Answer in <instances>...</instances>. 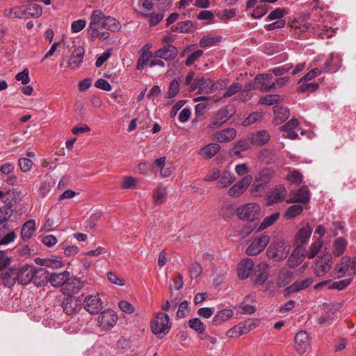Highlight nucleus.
<instances>
[{
  "label": "nucleus",
  "mask_w": 356,
  "mask_h": 356,
  "mask_svg": "<svg viewBox=\"0 0 356 356\" xmlns=\"http://www.w3.org/2000/svg\"><path fill=\"white\" fill-rule=\"evenodd\" d=\"M286 178L291 184L295 185L301 184L303 180L302 175L298 170L290 171Z\"/></svg>",
  "instance_id": "obj_50"
},
{
  "label": "nucleus",
  "mask_w": 356,
  "mask_h": 356,
  "mask_svg": "<svg viewBox=\"0 0 356 356\" xmlns=\"http://www.w3.org/2000/svg\"><path fill=\"white\" fill-rule=\"evenodd\" d=\"M139 54L140 56L137 61L136 68L137 70H141L149 64V60L152 56V54L151 51H147L146 49H140Z\"/></svg>",
  "instance_id": "obj_41"
},
{
  "label": "nucleus",
  "mask_w": 356,
  "mask_h": 356,
  "mask_svg": "<svg viewBox=\"0 0 356 356\" xmlns=\"http://www.w3.org/2000/svg\"><path fill=\"white\" fill-rule=\"evenodd\" d=\"M3 14L6 17L10 19H26L25 2L19 5L15 6L13 8H6Z\"/></svg>",
  "instance_id": "obj_21"
},
{
  "label": "nucleus",
  "mask_w": 356,
  "mask_h": 356,
  "mask_svg": "<svg viewBox=\"0 0 356 356\" xmlns=\"http://www.w3.org/2000/svg\"><path fill=\"white\" fill-rule=\"evenodd\" d=\"M350 257L344 256L341 258L340 263L335 267L336 277H342L346 273L350 272Z\"/></svg>",
  "instance_id": "obj_35"
},
{
  "label": "nucleus",
  "mask_w": 356,
  "mask_h": 356,
  "mask_svg": "<svg viewBox=\"0 0 356 356\" xmlns=\"http://www.w3.org/2000/svg\"><path fill=\"white\" fill-rule=\"evenodd\" d=\"M236 136V130L234 128H227L216 132L213 135V140L218 143H228L233 140Z\"/></svg>",
  "instance_id": "obj_18"
},
{
  "label": "nucleus",
  "mask_w": 356,
  "mask_h": 356,
  "mask_svg": "<svg viewBox=\"0 0 356 356\" xmlns=\"http://www.w3.org/2000/svg\"><path fill=\"white\" fill-rule=\"evenodd\" d=\"M0 276L3 285L10 287L15 284L16 281L18 282L17 268H6L1 272Z\"/></svg>",
  "instance_id": "obj_20"
},
{
  "label": "nucleus",
  "mask_w": 356,
  "mask_h": 356,
  "mask_svg": "<svg viewBox=\"0 0 356 356\" xmlns=\"http://www.w3.org/2000/svg\"><path fill=\"white\" fill-rule=\"evenodd\" d=\"M290 249L291 246L288 243L277 240L270 245L266 254L268 258L279 261L287 257Z\"/></svg>",
  "instance_id": "obj_2"
},
{
  "label": "nucleus",
  "mask_w": 356,
  "mask_h": 356,
  "mask_svg": "<svg viewBox=\"0 0 356 356\" xmlns=\"http://www.w3.org/2000/svg\"><path fill=\"white\" fill-rule=\"evenodd\" d=\"M273 76L270 74H260L256 76L255 81L261 84V90L268 92L275 88L272 81Z\"/></svg>",
  "instance_id": "obj_29"
},
{
  "label": "nucleus",
  "mask_w": 356,
  "mask_h": 356,
  "mask_svg": "<svg viewBox=\"0 0 356 356\" xmlns=\"http://www.w3.org/2000/svg\"><path fill=\"white\" fill-rule=\"evenodd\" d=\"M190 312L188 302L184 300L181 302L179 306L178 311L177 312V316L179 318H183L188 315Z\"/></svg>",
  "instance_id": "obj_57"
},
{
  "label": "nucleus",
  "mask_w": 356,
  "mask_h": 356,
  "mask_svg": "<svg viewBox=\"0 0 356 356\" xmlns=\"http://www.w3.org/2000/svg\"><path fill=\"white\" fill-rule=\"evenodd\" d=\"M18 164L20 168V170L26 172L31 170L33 166V161L28 158H20L18 161Z\"/></svg>",
  "instance_id": "obj_56"
},
{
  "label": "nucleus",
  "mask_w": 356,
  "mask_h": 356,
  "mask_svg": "<svg viewBox=\"0 0 356 356\" xmlns=\"http://www.w3.org/2000/svg\"><path fill=\"white\" fill-rule=\"evenodd\" d=\"M34 266H25L21 270L17 268L18 283L27 284L33 282Z\"/></svg>",
  "instance_id": "obj_24"
},
{
  "label": "nucleus",
  "mask_w": 356,
  "mask_h": 356,
  "mask_svg": "<svg viewBox=\"0 0 356 356\" xmlns=\"http://www.w3.org/2000/svg\"><path fill=\"white\" fill-rule=\"evenodd\" d=\"M279 217H280V213L278 212L274 213L271 216L266 217L264 219L263 222L259 225L258 230L259 231L264 230V229H266L267 227H268L269 226L272 225L277 220Z\"/></svg>",
  "instance_id": "obj_49"
},
{
  "label": "nucleus",
  "mask_w": 356,
  "mask_h": 356,
  "mask_svg": "<svg viewBox=\"0 0 356 356\" xmlns=\"http://www.w3.org/2000/svg\"><path fill=\"white\" fill-rule=\"evenodd\" d=\"M242 88L243 86L241 83L236 82L233 83L227 88V91L223 94L222 97L224 98L230 97L242 90Z\"/></svg>",
  "instance_id": "obj_54"
},
{
  "label": "nucleus",
  "mask_w": 356,
  "mask_h": 356,
  "mask_svg": "<svg viewBox=\"0 0 356 356\" xmlns=\"http://www.w3.org/2000/svg\"><path fill=\"white\" fill-rule=\"evenodd\" d=\"M351 282L352 279H345L343 280L334 282L330 285V289L343 290L346 288Z\"/></svg>",
  "instance_id": "obj_61"
},
{
  "label": "nucleus",
  "mask_w": 356,
  "mask_h": 356,
  "mask_svg": "<svg viewBox=\"0 0 356 356\" xmlns=\"http://www.w3.org/2000/svg\"><path fill=\"white\" fill-rule=\"evenodd\" d=\"M332 257L329 253L319 257L314 265V272L318 277L324 276L331 268Z\"/></svg>",
  "instance_id": "obj_5"
},
{
  "label": "nucleus",
  "mask_w": 356,
  "mask_h": 356,
  "mask_svg": "<svg viewBox=\"0 0 356 356\" xmlns=\"http://www.w3.org/2000/svg\"><path fill=\"white\" fill-rule=\"evenodd\" d=\"M312 232V228L306 225L298 230L296 235L297 247H302V245L308 241Z\"/></svg>",
  "instance_id": "obj_31"
},
{
  "label": "nucleus",
  "mask_w": 356,
  "mask_h": 356,
  "mask_svg": "<svg viewBox=\"0 0 356 356\" xmlns=\"http://www.w3.org/2000/svg\"><path fill=\"white\" fill-rule=\"evenodd\" d=\"M188 326L195 330L197 334H203L205 331V325L199 318H193L188 321Z\"/></svg>",
  "instance_id": "obj_47"
},
{
  "label": "nucleus",
  "mask_w": 356,
  "mask_h": 356,
  "mask_svg": "<svg viewBox=\"0 0 356 356\" xmlns=\"http://www.w3.org/2000/svg\"><path fill=\"white\" fill-rule=\"evenodd\" d=\"M189 271L192 278H197L202 273V268L198 262H195L191 265Z\"/></svg>",
  "instance_id": "obj_63"
},
{
  "label": "nucleus",
  "mask_w": 356,
  "mask_h": 356,
  "mask_svg": "<svg viewBox=\"0 0 356 356\" xmlns=\"http://www.w3.org/2000/svg\"><path fill=\"white\" fill-rule=\"evenodd\" d=\"M104 29L111 31L112 32L118 31L120 29V23L115 19V18L111 16L105 15L104 18Z\"/></svg>",
  "instance_id": "obj_46"
},
{
  "label": "nucleus",
  "mask_w": 356,
  "mask_h": 356,
  "mask_svg": "<svg viewBox=\"0 0 356 356\" xmlns=\"http://www.w3.org/2000/svg\"><path fill=\"white\" fill-rule=\"evenodd\" d=\"M35 231V221L34 220H29L22 227L21 236L23 240L29 239Z\"/></svg>",
  "instance_id": "obj_38"
},
{
  "label": "nucleus",
  "mask_w": 356,
  "mask_h": 356,
  "mask_svg": "<svg viewBox=\"0 0 356 356\" xmlns=\"http://www.w3.org/2000/svg\"><path fill=\"white\" fill-rule=\"evenodd\" d=\"M249 147L250 143L247 140H240L233 144L231 148V154L234 156H239L242 152L247 150Z\"/></svg>",
  "instance_id": "obj_45"
},
{
  "label": "nucleus",
  "mask_w": 356,
  "mask_h": 356,
  "mask_svg": "<svg viewBox=\"0 0 356 356\" xmlns=\"http://www.w3.org/2000/svg\"><path fill=\"white\" fill-rule=\"evenodd\" d=\"M251 143L254 145H264L270 140L269 133L266 130H260L249 136Z\"/></svg>",
  "instance_id": "obj_30"
},
{
  "label": "nucleus",
  "mask_w": 356,
  "mask_h": 356,
  "mask_svg": "<svg viewBox=\"0 0 356 356\" xmlns=\"http://www.w3.org/2000/svg\"><path fill=\"white\" fill-rule=\"evenodd\" d=\"M105 15L99 10L92 11L90 17V23L87 29L88 33H95L97 30L104 29Z\"/></svg>",
  "instance_id": "obj_7"
},
{
  "label": "nucleus",
  "mask_w": 356,
  "mask_h": 356,
  "mask_svg": "<svg viewBox=\"0 0 356 356\" xmlns=\"http://www.w3.org/2000/svg\"><path fill=\"white\" fill-rule=\"evenodd\" d=\"M170 327V318L167 314L163 312H159L151 323L152 332L159 338H162L168 333Z\"/></svg>",
  "instance_id": "obj_3"
},
{
  "label": "nucleus",
  "mask_w": 356,
  "mask_h": 356,
  "mask_svg": "<svg viewBox=\"0 0 356 356\" xmlns=\"http://www.w3.org/2000/svg\"><path fill=\"white\" fill-rule=\"evenodd\" d=\"M168 195L167 188L162 186L159 185L153 193V200L157 204H161L166 199Z\"/></svg>",
  "instance_id": "obj_43"
},
{
  "label": "nucleus",
  "mask_w": 356,
  "mask_h": 356,
  "mask_svg": "<svg viewBox=\"0 0 356 356\" xmlns=\"http://www.w3.org/2000/svg\"><path fill=\"white\" fill-rule=\"evenodd\" d=\"M49 272L44 268L34 266L33 283L37 286H42L49 282Z\"/></svg>",
  "instance_id": "obj_25"
},
{
  "label": "nucleus",
  "mask_w": 356,
  "mask_h": 356,
  "mask_svg": "<svg viewBox=\"0 0 356 356\" xmlns=\"http://www.w3.org/2000/svg\"><path fill=\"white\" fill-rule=\"evenodd\" d=\"M36 2V0L25 1L26 19L30 17L38 18L42 15V8Z\"/></svg>",
  "instance_id": "obj_26"
},
{
  "label": "nucleus",
  "mask_w": 356,
  "mask_h": 356,
  "mask_svg": "<svg viewBox=\"0 0 356 356\" xmlns=\"http://www.w3.org/2000/svg\"><path fill=\"white\" fill-rule=\"evenodd\" d=\"M70 274L67 271L59 273H53L49 276V282L54 287H59L67 282L70 279Z\"/></svg>",
  "instance_id": "obj_33"
},
{
  "label": "nucleus",
  "mask_w": 356,
  "mask_h": 356,
  "mask_svg": "<svg viewBox=\"0 0 356 356\" xmlns=\"http://www.w3.org/2000/svg\"><path fill=\"white\" fill-rule=\"evenodd\" d=\"M260 206L256 203H249L238 207L236 210L238 217L243 220L252 222L258 219Z\"/></svg>",
  "instance_id": "obj_4"
},
{
  "label": "nucleus",
  "mask_w": 356,
  "mask_h": 356,
  "mask_svg": "<svg viewBox=\"0 0 356 356\" xmlns=\"http://www.w3.org/2000/svg\"><path fill=\"white\" fill-rule=\"evenodd\" d=\"M303 211V207L300 204H293L289 207L284 213V216L288 218H293L299 216Z\"/></svg>",
  "instance_id": "obj_48"
},
{
  "label": "nucleus",
  "mask_w": 356,
  "mask_h": 356,
  "mask_svg": "<svg viewBox=\"0 0 356 356\" xmlns=\"http://www.w3.org/2000/svg\"><path fill=\"white\" fill-rule=\"evenodd\" d=\"M281 98L278 95H268L259 99V103L265 105H273L280 102Z\"/></svg>",
  "instance_id": "obj_52"
},
{
  "label": "nucleus",
  "mask_w": 356,
  "mask_h": 356,
  "mask_svg": "<svg viewBox=\"0 0 356 356\" xmlns=\"http://www.w3.org/2000/svg\"><path fill=\"white\" fill-rule=\"evenodd\" d=\"M292 67L293 65L291 64H286L282 66L274 67L270 71L275 76H281L289 72L292 68Z\"/></svg>",
  "instance_id": "obj_64"
},
{
  "label": "nucleus",
  "mask_w": 356,
  "mask_h": 356,
  "mask_svg": "<svg viewBox=\"0 0 356 356\" xmlns=\"http://www.w3.org/2000/svg\"><path fill=\"white\" fill-rule=\"evenodd\" d=\"M13 209L12 208V202L9 201L4 206L0 208V225L8 221L12 216Z\"/></svg>",
  "instance_id": "obj_44"
},
{
  "label": "nucleus",
  "mask_w": 356,
  "mask_h": 356,
  "mask_svg": "<svg viewBox=\"0 0 356 356\" xmlns=\"http://www.w3.org/2000/svg\"><path fill=\"white\" fill-rule=\"evenodd\" d=\"M290 115L289 110L286 107L277 106L274 110L273 122L278 125L286 121Z\"/></svg>",
  "instance_id": "obj_34"
},
{
  "label": "nucleus",
  "mask_w": 356,
  "mask_h": 356,
  "mask_svg": "<svg viewBox=\"0 0 356 356\" xmlns=\"http://www.w3.org/2000/svg\"><path fill=\"white\" fill-rule=\"evenodd\" d=\"M181 81V80L180 79L179 80L174 79L171 81L168 92V98H173L177 95L179 91V86Z\"/></svg>",
  "instance_id": "obj_53"
},
{
  "label": "nucleus",
  "mask_w": 356,
  "mask_h": 356,
  "mask_svg": "<svg viewBox=\"0 0 356 356\" xmlns=\"http://www.w3.org/2000/svg\"><path fill=\"white\" fill-rule=\"evenodd\" d=\"M305 250L302 247H296L288 259V265L290 268H294L300 265L304 260Z\"/></svg>",
  "instance_id": "obj_27"
},
{
  "label": "nucleus",
  "mask_w": 356,
  "mask_h": 356,
  "mask_svg": "<svg viewBox=\"0 0 356 356\" xmlns=\"http://www.w3.org/2000/svg\"><path fill=\"white\" fill-rule=\"evenodd\" d=\"M309 191L307 186H304L297 191H291V197L286 202L288 203L300 202L302 204H306L309 201Z\"/></svg>",
  "instance_id": "obj_16"
},
{
  "label": "nucleus",
  "mask_w": 356,
  "mask_h": 356,
  "mask_svg": "<svg viewBox=\"0 0 356 356\" xmlns=\"http://www.w3.org/2000/svg\"><path fill=\"white\" fill-rule=\"evenodd\" d=\"M84 55L85 51L82 47H76L69 58L67 67L72 70L78 69L83 63Z\"/></svg>",
  "instance_id": "obj_17"
},
{
  "label": "nucleus",
  "mask_w": 356,
  "mask_h": 356,
  "mask_svg": "<svg viewBox=\"0 0 356 356\" xmlns=\"http://www.w3.org/2000/svg\"><path fill=\"white\" fill-rule=\"evenodd\" d=\"M270 242V237L268 235H261L254 239L247 248L246 254L254 256L261 252Z\"/></svg>",
  "instance_id": "obj_6"
},
{
  "label": "nucleus",
  "mask_w": 356,
  "mask_h": 356,
  "mask_svg": "<svg viewBox=\"0 0 356 356\" xmlns=\"http://www.w3.org/2000/svg\"><path fill=\"white\" fill-rule=\"evenodd\" d=\"M197 88V93L200 95H209L213 92L212 80L204 77H196L192 84V90Z\"/></svg>",
  "instance_id": "obj_11"
},
{
  "label": "nucleus",
  "mask_w": 356,
  "mask_h": 356,
  "mask_svg": "<svg viewBox=\"0 0 356 356\" xmlns=\"http://www.w3.org/2000/svg\"><path fill=\"white\" fill-rule=\"evenodd\" d=\"M323 245V241L321 238L314 241L310 248L307 257L309 259H313L320 251Z\"/></svg>",
  "instance_id": "obj_55"
},
{
  "label": "nucleus",
  "mask_w": 356,
  "mask_h": 356,
  "mask_svg": "<svg viewBox=\"0 0 356 356\" xmlns=\"http://www.w3.org/2000/svg\"><path fill=\"white\" fill-rule=\"evenodd\" d=\"M287 194L285 187L279 186L274 188L268 196V204H273L282 202Z\"/></svg>",
  "instance_id": "obj_28"
},
{
  "label": "nucleus",
  "mask_w": 356,
  "mask_h": 356,
  "mask_svg": "<svg viewBox=\"0 0 356 356\" xmlns=\"http://www.w3.org/2000/svg\"><path fill=\"white\" fill-rule=\"evenodd\" d=\"M220 149V146L217 143H211L200 150V154L206 159L214 156Z\"/></svg>",
  "instance_id": "obj_39"
},
{
  "label": "nucleus",
  "mask_w": 356,
  "mask_h": 356,
  "mask_svg": "<svg viewBox=\"0 0 356 356\" xmlns=\"http://www.w3.org/2000/svg\"><path fill=\"white\" fill-rule=\"evenodd\" d=\"M16 238V234L10 231L8 234L3 233V229H0V245H8L13 242Z\"/></svg>",
  "instance_id": "obj_51"
},
{
  "label": "nucleus",
  "mask_w": 356,
  "mask_h": 356,
  "mask_svg": "<svg viewBox=\"0 0 356 356\" xmlns=\"http://www.w3.org/2000/svg\"><path fill=\"white\" fill-rule=\"evenodd\" d=\"M219 41L220 39L218 38L207 36L200 40V46L201 47H211Z\"/></svg>",
  "instance_id": "obj_59"
},
{
  "label": "nucleus",
  "mask_w": 356,
  "mask_h": 356,
  "mask_svg": "<svg viewBox=\"0 0 356 356\" xmlns=\"http://www.w3.org/2000/svg\"><path fill=\"white\" fill-rule=\"evenodd\" d=\"M340 58L337 54H331L330 59L327 60L324 63V72H336L339 69Z\"/></svg>",
  "instance_id": "obj_37"
},
{
  "label": "nucleus",
  "mask_w": 356,
  "mask_h": 356,
  "mask_svg": "<svg viewBox=\"0 0 356 356\" xmlns=\"http://www.w3.org/2000/svg\"><path fill=\"white\" fill-rule=\"evenodd\" d=\"M117 320V314L112 309H106L98 316L99 324L104 330L113 327L116 324Z\"/></svg>",
  "instance_id": "obj_8"
},
{
  "label": "nucleus",
  "mask_w": 356,
  "mask_h": 356,
  "mask_svg": "<svg viewBox=\"0 0 356 356\" xmlns=\"http://www.w3.org/2000/svg\"><path fill=\"white\" fill-rule=\"evenodd\" d=\"M235 181L234 175L228 171H225L220 175V180L217 183V187L224 188L230 186Z\"/></svg>",
  "instance_id": "obj_42"
},
{
  "label": "nucleus",
  "mask_w": 356,
  "mask_h": 356,
  "mask_svg": "<svg viewBox=\"0 0 356 356\" xmlns=\"http://www.w3.org/2000/svg\"><path fill=\"white\" fill-rule=\"evenodd\" d=\"M273 172L268 168L261 170L254 184V191L260 193L272 179Z\"/></svg>",
  "instance_id": "obj_12"
},
{
  "label": "nucleus",
  "mask_w": 356,
  "mask_h": 356,
  "mask_svg": "<svg viewBox=\"0 0 356 356\" xmlns=\"http://www.w3.org/2000/svg\"><path fill=\"white\" fill-rule=\"evenodd\" d=\"M254 266L253 260L250 258H245L238 264L237 270L240 279H247Z\"/></svg>",
  "instance_id": "obj_19"
},
{
  "label": "nucleus",
  "mask_w": 356,
  "mask_h": 356,
  "mask_svg": "<svg viewBox=\"0 0 356 356\" xmlns=\"http://www.w3.org/2000/svg\"><path fill=\"white\" fill-rule=\"evenodd\" d=\"M313 282L312 277H307L305 280L297 281L285 289L287 294L294 292H299L301 290L308 288Z\"/></svg>",
  "instance_id": "obj_32"
},
{
  "label": "nucleus",
  "mask_w": 356,
  "mask_h": 356,
  "mask_svg": "<svg viewBox=\"0 0 356 356\" xmlns=\"http://www.w3.org/2000/svg\"><path fill=\"white\" fill-rule=\"evenodd\" d=\"M178 54L177 49L173 45H165L157 50L155 53V57L164 59L165 60H173Z\"/></svg>",
  "instance_id": "obj_22"
},
{
  "label": "nucleus",
  "mask_w": 356,
  "mask_h": 356,
  "mask_svg": "<svg viewBox=\"0 0 356 356\" xmlns=\"http://www.w3.org/2000/svg\"><path fill=\"white\" fill-rule=\"evenodd\" d=\"M236 113V108L232 105H226L220 108L208 122V127L211 129L220 128L230 119Z\"/></svg>",
  "instance_id": "obj_1"
},
{
  "label": "nucleus",
  "mask_w": 356,
  "mask_h": 356,
  "mask_svg": "<svg viewBox=\"0 0 356 356\" xmlns=\"http://www.w3.org/2000/svg\"><path fill=\"white\" fill-rule=\"evenodd\" d=\"M84 308L90 314H98L102 309V302L97 296H88L83 300Z\"/></svg>",
  "instance_id": "obj_14"
},
{
  "label": "nucleus",
  "mask_w": 356,
  "mask_h": 356,
  "mask_svg": "<svg viewBox=\"0 0 356 356\" xmlns=\"http://www.w3.org/2000/svg\"><path fill=\"white\" fill-rule=\"evenodd\" d=\"M252 180V177L250 175L244 177L229 189L228 194L234 197L240 196L248 188Z\"/></svg>",
  "instance_id": "obj_15"
},
{
  "label": "nucleus",
  "mask_w": 356,
  "mask_h": 356,
  "mask_svg": "<svg viewBox=\"0 0 356 356\" xmlns=\"http://www.w3.org/2000/svg\"><path fill=\"white\" fill-rule=\"evenodd\" d=\"M347 245L348 241L346 238L343 237L337 238L333 244L332 253L337 257L341 256L345 252Z\"/></svg>",
  "instance_id": "obj_40"
},
{
  "label": "nucleus",
  "mask_w": 356,
  "mask_h": 356,
  "mask_svg": "<svg viewBox=\"0 0 356 356\" xmlns=\"http://www.w3.org/2000/svg\"><path fill=\"white\" fill-rule=\"evenodd\" d=\"M311 340L306 331L298 332L295 337V348L302 354L307 351L310 346Z\"/></svg>",
  "instance_id": "obj_13"
},
{
  "label": "nucleus",
  "mask_w": 356,
  "mask_h": 356,
  "mask_svg": "<svg viewBox=\"0 0 356 356\" xmlns=\"http://www.w3.org/2000/svg\"><path fill=\"white\" fill-rule=\"evenodd\" d=\"M262 117V115L261 113L259 112H254L248 115V118H246L244 121L243 122V124L244 126H249L251 125L256 122H257L259 120H260Z\"/></svg>",
  "instance_id": "obj_58"
},
{
  "label": "nucleus",
  "mask_w": 356,
  "mask_h": 356,
  "mask_svg": "<svg viewBox=\"0 0 356 356\" xmlns=\"http://www.w3.org/2000/svg\"><path fill=\"white\" fill-rule=\"evenodd\" d=\"M203 54V51L199 49L193 53H192L191 55L188 56L187 59L185 61V64L186 66H191L195 62H196Z\"/></svg>",
  "instance_id": "obj_60"
},
{
  "label": "nucleus",
  "mask_w": 356,
  "mask_h": 356,
  "mask_svg": "<svg viewBox=\"0 0 356 356\" xmlns=\"http://www.w3.org/2000/svg\"><path fill=\"white\" fill-rule=\"evenodd\" d=\"M268 265L264 261L259 264L254 269L252 281L256 284H263L268 279Z\"/></svg>",
  "instance_id": "obj_10"
},
{
  "label": "nucleus",
  "mask_w": 356,
  "mask_h": 356,
  "mask_svg": "<svg viewBox=\"0 0 356 356\" xmlns=\"http://www.w3.org/2000/svg\"><path fill=\"white\" fill-rule=\"evenodd\" d=\"M234 315L233 310L230 309H225L217 312V314L213 318V323L216 325H220L221 323L226 322Z\"/></svg>",
  "instance_id": "obj_36"
},
{
  "label": "nucleus",
  "mask_w": 356,
  "mask_h": 356,
  "mask_svg": "<svg viewBox=\"0 0 356 356\" xmlns=\"http://www.w3.org/2000/svg\"><path fill=\"white\" fill-rule=\"evenodd\" d=\"M154 170H159L160 175L163 177H168L172 172V168L170 164L165 163V157H160L152 163Z\"/></svg>",
  "instance_id": "obj_23"
},
{
  "label": "nucleus",
  "mask_w": 356,
  "mask_h": 356,
  "mask_svg": "<svg viewBox=\"0 0 356 356\" xmlns=\"http://www.w3.org/2000/svg\"><path fill=\"white\" fill-rule=\"evenodd\" d=\"M268 12V6L266 4L257 6L252 11V16L254 18H261Z\"/></svg>",
  "instance_id": "obj_62"
},
{
  "label": "nucleus",
  "mask_w": 356,
  "mask_h": 356,
  "mask_svg": "<svg viewBox=\"0 0 356 356\" xmlns=\"http://www.w3.org/2000/svg\"><path fill=\"white\" fill-rule=\"evenodd\" d=\"M62 307L66 314L74 315L81 309L82 303L78 298L70 296L64 299Z\"/></svg>",
  "instance_id": "obj_9"
}]
</instances>
